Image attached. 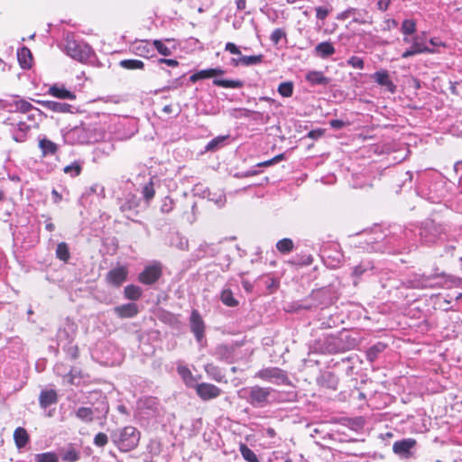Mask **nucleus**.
<instances>
[{
	"mask_svg": "<svg viewBox=\"0 0 462 462\" xmlns=\"http://www.w3.org/2000/svg\"><path fill=\"white\" fill-rule=\"evenodd\" d=\"M401 32L403 35H412L416 32V22L412 19H405L402 23Z\"/></svg>",
	"mask_w": 462,
	"mask_h": 462,
	"instance_id": "473e14b6",
	"label": "nucleus"
},
{
	"mask_svg": "<svg viewBox=\"0 0 462 462\" xmlns=\"http://www.w3.org/2000/svg\"><path fill=\"white\" fill-rule=\"evenodd\" d=\"M35 462H58V457L52 452L42 453L36 455Z\"/></svg>",
	"mask_w": 462,
	"mask_h": 462,
	"instance_id": "58836bf2",
	"label": "nucleus"
},
{
	"mask_svg": "<svg viewBox=\"0 0 462 462\" xmlns=\"http://www.w3.org/2000/svg\"><path fill=\"white\" fill-rule=\"evenodd\" d=\"M373 265L370 262L362 261L360 264L356 266L353 270V275L356 277H360L365 272L369 269H372Z\"/></svg>",
	"mask_w": 462,
	"mask_h": 462,
	"instance_id": "ea45409f",
	"label": "nucleus"
},
{
	"mask_svg": "<svg viewBox=\"0 0 462 462\" xmlns=\"http://www.w3.org/2000/svg\"><path fill=\"white\" fill-rule=\"evenodd\" d=\"M411 44V47L402 53V59H408L421 53L434 52L432 49L426 45L425 40L418 35L412 37V42Z\"/></svg>",
	"mask_w": 462,
	"mask_h": 462,
	"instance_id": "39448f33",
	"label": "nucleus"
},
{
	"mask_svg": "<svg viewBox=\"0 0 462 462\" xmlns=\"http://www.w3.org/2000/svg\"><path fill=\"white\" fill-rule=\"evenodd\" d=\"M196 393L203 401H208L220 396L222 390L214 384L201 383L196 385Z\"/></svg>",
	"mask_w": 462,
	"mask_h": 462,
	"instance_id": "6e6552de",
	"label": "nucleus"
},
{
	"mask_svg": "<svg viewBox=\"0 0 462 462\" xmlns=\"http://www.w3.org/2000/svg\"><path fill=\"white\" fill-rule=\"evenodd\" d=\"M154 194H155V190L153 188L152 181H150L143 186V195L147 201L151 200L154 197Z\"/></svg>",
	"mask_w": 462,
	"mask_h": 462,
	"instance_id": "c03bdc74",
	"label": "nucleus"
},
{
	"mask_svg": "<svg viewBox=\"0 0 462 462\" xmlns=\"http://www.w3.org/2000/svg\"><path fill=\"white\" fill-rule=\"evenodd\" d=\"M273 164V160L264 161L257 164L258 167H268Z\"/></svg>",
	"mask_w": 462,
	"mask_h": 462,
	"instance_id": "69168bd1",
	"label": "nucleus"
},
{
	"mask_svg": "<svg viewBox=\"0 0 462 462\" xmlns=\"http://www.w3.org/2000/svg\"><path fill=\"white\" fill-rule=\"evenodd\" d=\"M444 228L436 224L433 220H427L424 222L420 230V236L426 243H433L438 237L440 236Z\"/></svg>",
	"mask_w": 462,
	"mask_h": 462,
	"instance_id": "423d86ee",
	"label": "nucleus"
},
{
	"mask_svg": "<svg viewBox=\"0 0 462 462\" xmlns=\"http://www.w3.org/2000/svg\"><path fill=\"white\" fill-rule=\"evenodd\" d=\"M69 259V252L65 243H60V260L67 263Z\"/></svg>",
	"mask_w": 462,
	"mask_h": 462,
	"instance_id": "de8ad7c7",
	"label": "nucleus"
},
{
	"mask_svg": "<svg viewBox=\"0 0 462 462\" xmlns=\"http://www.w3.org/2000/svg\"><path fill=\"white\" fill-rule=\"evenodd\" d=\"M335 51L336 50L334 46L328 42H320L315 47L316 55L322 59H326L333 55Z\"/></svg>",
	"mask_w": 462,
	"mask_h": 462,
	"instance_id": "5701e85b",
	"label": "nucleus"
},
{
	"mask_svg": "<svg viewBox=\"0 0 462 462\" xmlns=\"http://www.w3.org/2000/svg\"><path fill=\"white\" fill-rule=\"evenodd\" d=\"M347 65L354 69H363L365 67L364 60L357 56H352L346 60Z\"/></svg>",
	"mask_w": 462,
	"mask_h": 462,
	"instance_id": "37998d69",
	"label": "nucleus"
},
{
	"mask_svg": "<svg viewBox=\"0 0 462 462\" xmlns=\"http://www.w3.org/2000/svg\"><path fill=\"white\" fill-rule=\"evenodd\" d=\"M254 377L277 384L286 383L289 380L286 372L279 367L261 369L255 374Z\"/></svg>",
	"mask_w": 462,
	"mask_h": 462,
	"instance_id": "20e7f679",
	"label": "nucleus"
},
{
	"mask_svg": "<svg viewBox=\"0 0 462 462\" xmlns=\"http://www.w3.org/2000/svg\"><path fill=\"white\" fill-rule=\"evenodd\" d=\"M45 229L49 232H52L55 229V225L53 223H46Z\"/></svg>",
	"mask_w": 462,
	"mask_h": 462,
	"instance_id": "774afa93",
	"label": "nucleus"
},
{
	"mask_svg": "<svg viewBox=\"0 0 462 462\" xmlns=\"http://www.w3.org/2000/svg\"><path fill=\"white\" fill-rule=\"evenodd\" d=\"M17 132L14 134V140L17 143H23L26 140L27 133L31 130V126L22 121L17 124Z\"/></svg>",
	"mask_w": 462,
	"mask_h": 462,
	"instance_id": "393cba45",
	"label": "nucleus"
},
{
	"mask_svg": "<svg viewBox=\"0 0 462 462\" xmlns=\"http://www.w3.org/2000/svg\"><path fill=\"white\" fill-rule=\"evenodd\" d=\"M15 107L17 110L26 113L32 109V106L31 103L21 99L15 102Z\"/></svg>",
	"mask_w": 462,
	"mask_h": 462,
	"instance_id": "8fccbe9b",
	"label": "nucleus"
},
{
	"mask_svg": "<svg viewBox=\"0 0 462 462\" xmlns=\"http://www.w3.org/2000/svg\"><path fill=\"white\" fill-rule=\"evenodd\" d=\"M71 107L70 105L60 103V112H71Z\"/></svg>",
	"mask_w": 462,
	"mask_h": 462,
	"instance_id": "0e129e2a",
	"label": "nucleus"
},
{
	"mask_svg": "<svg viewBox=\"0 0 462 462\" xmlns=\"http://www.w3.org/2000/svg\"><path fill=\"white\" fill-rule=\"evenodd\" d=\"M177 372L187 385H190L195 382L194 376L188 367L180 365L177 367Z\"/></svg>",
	"mask_w": 462,
	"mask_h": 462,
	"instance_id": "7c9ffc66",
	"label": "nucleus"
},
{
	"mask_svg": "<svg viewBox=\"0 0 462 462\" xmlns=\"http://www.w3.org/2000/svg\"><path fill=\"white\" fill-rule=\"evenodd\" d=\"M65 51L68 56L85 63L94 55L93 49L86 42L76 40L74 35H67Z\"/></svg>",
	"mask_w": 462,
	"mask_h": 462,
	"instance_id": "f03ea898",
	"label": "nucleus"
},
{
	"mask_svg": "<svg viewBox=\"0 0 462 462\" xmlns=\"http://www.w3.org/2000/svg\"><path fill=\"white\" fill-rule=\"evenodd\" d=\"M211 69L215 78L213 80V84L215 86L226 88H240L244 86V82L241 80L217 79V76L223 75L225 71L220 68H215Z\"/></svg>",
	"mask_w": 462,
	"mask_h": 462,
	"instance_id": "9d476101",
	"label": "nucleus"
},
{
	"mask_svg": "<svg viewBox=\"0 0 462 462\" xmlns=\"http://www.w3.org/2000/svg\"><path fill=\"white\" fill-rule=\"evenodd\" d=\"M136 51L141 56H146V54L148 53V49H147L146 45L140 44L139 46L136 47Z\"/></svg>",
	"mask_w": 462,
	"mask_h": 462,
	"instance_id": "bf43d9fd",
	"label": "nucleus"
},
{
	"mask_svg": "<svg viewBox=\"0 0 462 462\" xmlns=\"http://www.w3.org/2000/svg\"><path fill=\"white\" fill-rule=\"evenodd\" d=\"M386 347V345L383 343H377L371 346L366 352V357L370 362H374L379 353H382Z\"/></svg>",
	"mask_w": 462,
	"mask_h": 462,
	"instance_id": "bb28decb",
	"label": "nucleus"
},
{
	"mask_svg": "<svg viewBox=\"0 0 462 462\" xmlns=\"http://www.w3.org/2000/svg\"><path fill=\"white\" fill-rule=\"evenodd\" d=\"M140 436L141 434L136 428L126 426L113 431L111 439L120 451L128 452L138 446Z\"/></svg>",
	"mask_w": 462,
	"mask_h": 462,
	"instance_id": "f257e3e1",
	"label": "nucleus"
},
{
	"mask_svg": "<svg viewBox=\"0 0 462 462\" xmlns=\"http://www.w3.org/2000/svg\"><path fill=\"white\" fill-rule=\"evenodd\" d=\"M205 372L207 373L208 377L215 380L216 382L226 383V380H225V374H223L222 370L218 366H217L213 364H207L205 365Z\"/></svg>",
	"mask_w": 462,
	"mask_h": 462,
	"instance_id": "4be33fe9",
	"label": "nucleus"
},
{
	"mask_svg": "<svg viewBox=\"0 0 462 462\" xmlns=\"http://www.w3.org/2000/svg\"><path fill=\"white\" fill-rule=\"evenodd\" d=\"M17 60L19 65L24 69H29L33 63V57L29 48L23 46L17 51Z\"/></svg>",
	"mask_w": 462,
	"mask_h": 462,
	"instance_id": "4468645a",
	"label": "nucleus"
},
{
	"mask_svg": "<svg viewBox=\"0 0 462 462\" xmlns=\"http://www.w3.org/2000/svg\"><path fill=\"white\" fill-rule=\"evenodd\" d=\"M152 43L160 54L163 56H170L171 54V51L162 42V41L154 40Z\"/></svg>",
	"mask_w": 462,
	"mask_h": 462,
	"instance_id": "a19ab883",
	"label": "nucleus"
},
{
	"mask_svg": "<svg viewBox=\"0 0 462 462\" xmlns=\"http://www.w3.org/2000/svg\"><path fill=\"white\" fill-rule=\"evenodd\" d=\"M415 445L416 440L414 439H404L395 441L393 445V450L396 455L402 457H409L411 455V449Z\"/></svg>",
	"mask_w": 462,
	"mask_h": 462,
	"instance_id": "1a4fd4ad",
	"label": "nucleus"
},
{
	"mask_svg": "<svg viewBox=\"0 0 462 462\" xmlns=\"http://www.w3.org/2000/svg\"><path fill=\"white\" fill-rule=\"evenodd\" d=\"M61 98L74 99L75 95L64 88H60V99Z\"/></svg>",
	"mask_w": 462,
	"mask_h": 462,
	"instance_id": "6e6d98bb",
	"label": "nucleus"
},
{
	"mask_svg": "<svg viewBox=\"0 0 462 462\" xmlns=\"http://www.w3.org/2000/svg\"><path fill=\"white\" fill-rule=\"evenodd\" d=\"M242 457L248 462H259L254 452L250 449L245 444L241 443L239 447Z\"/></svg>",
	"mask_w": 462,
	"mask_h": 462,
	"instance_id": "c756f323",
	"label": "nucleus"
},
{
	"mask_svg": "<svg viewBox=\"0 0 462 462\" xmlns=\"http://www.w3.org/2000/svg\"><path fill=\"white\" fill-rule=\"evenodd\" d=\"M225 50L229 51L232 54H236V55L241 54L238 47L233 42H227L226 44Z\"/></svg>",
	"mask_w": 462,
	"mask_h": 462,
	"instance_id": "5fc2aeb1",
	"label": "nucleus"
},
{
	"mask_svg": "<svg viewBox=\"0 0 462 462\" xmlns=\"http://www.w3.org/2000/svg\"><path fill=\"white\" fill-rule=\"evenodd\" d=\"M329 125L334 129H341L346 125V123L342 120L334 119L329 122Z\"/></svg>",
	"mask_w": 462,
	"mask_h": 462,
	"instance_id": "4d7b16f0",
	"label": "nucleus"
},
{
	"mask_svg": "<svg viewBox=\"0 0 462 462\" xmlns=\"http://www.w3.org/2000/svg\"><path fill=\"white\" fill-rule=\"evenodd\" d=\"M114 312L122 319L133 318L138 313V307L134 303H127L114 308Z\"/></svg>",
	"mask_w": 462,
	"mask_h": 462,
	"instance_id": "dca6fc26",
	"label": "nucleus"
},
{
	"mask_svg": "<svg viewBox=\"0 0 462 462\" xmlns=\"http://www.w3.org/2000/svg\"><path fill=\"white\" fill-rule=\"evenodd\" d=\"M36 103L41 105L46 110H49L51 112L58 111V103L55 101H51V100H47V99H39V100H36Z\"/></svg>",
	"mask_w": 462,
	"mask_h": 462,
	"instance_id": "79ce46f5",
	"label": "nucleus"
},
{
	"mask_svg": "<svg viewBox=\"0 0 462 462\" xmlns=\"http://www.w3.org/2000/svg\"><path fill=\"white\" fill-rule=\"evenodd\" d=\"M107 442L108 438L105 433L99 432L95 436L94 444L97 447H104L107 444Z\"/></svg>",
	"mask_w": 462,
	"mask_h": 462,
	"instance_id": "09e8293b",
	"label": "nucleus"
},
{
	"mask_svg": "<svg viewBox=\"0 0 462 462\" xmlns=\"http://www.w3.org/2000/svg\"><path fill=\"white\" fill-rule=\"evenodd\" d=\"M216 354L220 360L229 362L232 357V348L227 346H218L216 348Z\"/></svg>",
	"mask_w": 462,
	"mask_h": 462,
	"instance_id": "72a5a7b5",
	"label": "nucleus"
},
{
	"mask_svg": "<svg viewBox=\"0 0 462 462\" xmlns=\"http://www.w3.org/2000/svg\"><path fill=\"white\" fill-rule=\"evenodd\" d=\"M161 274L162 269L160 265H151L139 274V281L144 284H152L160 278Z\"/></svg>",
	"mask_w": 462,
	"mask_h": 462,
	"instance_id": "9b49d317",
	"label": "nucleus"
},
{
	"mask_svg": "<svg viewBox=\"0 0 462 462\" xmlns=\"http://www.w3.org/2000/svg\"><path fill=\"white\" fill-rule=\"evenodd\" d=\"M273 391L270 387L254 385L241 389L238 392V396L245 399L254 407H263L268 403V399Z\"/></svg>",
	"mask_w": 462,
	"mask_h": 462,
	"instance_id": "7ed1b4c3",
	"label": "nucleus"
},
{
	"mask_svg": "<svg viewBox=\"0 0 462 462\" xmlns=\"http://www.w3.org/2000/svg\"><path fill=\"white\" fill-rule=\"evenodd\" d=\"M39 148L41 149L43 156H48L54 155L57 152L58 146L54 142L43 137L39 140Z\"/></svg>",
	"mask_w": 462,
	"mask_h": 462,
	"instance_id": "412c9836",
	"label": "nucleus"
},
{
	"mask_svg": "<svg viewBox=\"0 0 462 462\" xmlns=\"http://www.w3.org/2000/svg\"><path fill=\"white\" fill-rule=\"evenodd\" d=\"M372 78L378 85L385 87L391 93H394L396 87L390 79L387 70L376 71L372 75Z\"/></svg>",
	"mask_w": 462,
	"mask_h": 462,
	"instance_id": "ddd939ff",
	"label": "nucleus"
},
{
	"mask_svg": "<svg viewBox=\"0 0 462 462\" xmlns=\"http://www.w3.org/2000/svg\"><path fill=\"white\" fill-rule=\"evenodd\" d=\"M204 197L218 208H223L226 202V194L222 189H207L204 191Z\"/></svg>",
	"mask_w": 462,
	"mask_h": 462,
	"instance_id": "2eb2a0df",
	"label": "nucleus"
},
{
	"mask_svg": "<svg viewBox=\"0 0 462 462\" xmlns=\"http://www.w3.org/2000/svg\"><path fill=\"white\" fill-rule=\"evenodd\" d=\"M14 440L18 448H23L30 441V436L24 428L18 427L14 431Z\"/></svg>",
	"mask_w": 462,
	"mask_h": 462,
	"instance_id": "6ab92c4d",
	"label": "nucleus"
},
{
	"mask_svg": "<svg viewBox=\"0 0 462 462\" xmlns=\"http://www.w3.org/2000/svg\"><path fill=\"white\" fill-rule=\"evenodd\" d=\"M158 61L160 63H164V64H167L168 66H171V67H177L179 65V62L176 60H172V59H159Z\"/></svg>",
	"mask_w": 462,
	"mask_h": 462,
	"instance_id": "13d9d810",
	"label": "nucleus"
},
{
	"mask_svg": "<svg viewBox=\"0 0 462 462\" xmlns=\"http://www.w3.org/2000/svg\"><path fill=\"white\" fill-rule=\"evenodd\" d=\"M76 416L84 422H91L94 418V411L89 407H80L76 411Z\"/></svg>",
	"mask_w": 462,
	"mask_h": 462,
	"instance_id": "a878e982",
	"label": "nucleus"
},
{
	"mask_svg": "<svg viewBox=\"0 0 462 462\" xmlns=\"http://www.w3.org/2000/svg\"><path fill=\"white\" fill-rule=\"evenodd\" d=\"M236 6L238 10H244L245 8V0H236Z\"/></svg>",
	"mask_w": 462,
	"mask_h": 462,
	"instance_id": "338daca9",
	"label": "nucleus"
},
{
	"mask_svg": "<svg viewBox=\"0 0 462 462\" xmlns=\"http://www.w3.org/2000/svg\"><path fill=\"white\" fill-rule=\"evenodd\" d=\"M48 93L55 97H58V85L54 84L53 86H51L49 88Z\"/></svg>",
	"mask_w": 462,
	"mask_h": 462,
	"instance_id": "e2e57ef3",
	"label": "nucleus"
},
{
	"mask_svg": "<svg viewBox=\"0 0 462 462\" xmlns=\"http://www.w3.org/2000/svg\"><path fill=\"white\" fill-rule=\"evenodd\" d=\"M82 167L79 162H74L69 165L64 167L63 171L69 174L71 177H76L80 174Z\"/></svg>",
	"mask_w": 462,
	"mask_h": 462,
	"instance_id": "e433bc0d",
	"label": "nucleus"
},
{
	"mask_svg": "<svg viewBox=\"0 0 462 462\" xmlns=\"http://www.w3.org/2000/svg\"><path fill=\"white\" fill-rule=\"evenodd\" d=\"M58 398L57 393L55 390H43L41 392L39 396L40 405L42 408H47L51 404L56 402Z\"/></svg>",
	"mask_w": 462,
	"mask_h": 462,
	"instance_id": "aec40b11",
	"label": "nucleus"
},
{
	"mask_svg": "<svg viewBox=\"0 0 462 462\" xmlns=\"http://www.w3.org/2000/svg\"><path fill=\"white\" fill-rule=\"evenodd\" d=\"M278 92L284 97H290L293 93V84L291 81L282 82L278 87Z\"/></svg>",
	"mask_w": 462,
	"mask_h": 462,
	"instance_id": "c9c22d12",
	"label": "nucleus"
},
{
	"mask_svg": "<svg viewBox=\"0 0 462 462\" xmlns=\"http://www.w3.org/2000/svg\"><path fill=\"white\" fill-rule=\"evenodd\" d=\"M221 301L228 307H236L238 301L234 298L233 292L229 289H224L220 295Z\"/></svg>",
	"mask_w": 462,
	"mask_h": 462,
	"instance_id": "c85d7f7f",
	"label": "nucleus"
},
{
	"mask_svg": "<svg viewBox=\"0 0 462 462\" xmlns=\"http://www.w3.org/2000/svg\"><path fill=\"white\" fill-rule=\"evenodd\" d=\"M174 202L170 197H165L161 206L162 213H170L173 209Z\"/></svg>",
	"mask_w": 462,
	"mask_h": 462,
	"instance_id": "a18cd8bd",
	"label": "nucleus"
},
{
	"mask_svg": "<svg viewBox=\"0 0 462 462\" xmlns=\"http://www.w3.org/2000/svg\"><path fill=\"white\" fill-rule=\"evenodd\" d=\"M127 277V269L124 266H119L112 269L107 273L106 280L114 286H120Z\"/></svg>",
	"mask_w": 462,
	"mask_h": 462,
	"instance_id": "f8f14e48",
	"label": "nucleus"
},
{
	"mask_svg": "<svg viewBox=\"0 0 462 462\" xmlns=\"http://www.w3.org/2000/svg\"><path fill=\"white\" fill-rule=\"evenodd\" d=\"M60 457L65 462H75L80 457V451L73 445L69 444L60 452Z\"/></svg>",
	"mask_w": 462,
	"mask_h": 462,
	"instance_id": "f3484780",
	"label": "nucleus"
},
{
	"mask_svg": "<svg viewBox=\"0 0 462 462\" xmlns=\"http://www.w3.org/2000/svg\"><path fill=\"white\" fill-rule=\"evenodd\" d=\"M276 248L282 254L290 253L293 249V242L290 238H283L277 242Z\"/></svg>",
	"mask_w": 462,
	"mask_h": 462,
	"instance_id": "f704fd0d",
	"label": "nucleus"
},
{
	"mask_svg": "<svg viewBox=\"0 0 462 462\" xmlns=\"http://www.w3.org/2000/svg\"><path fill=\"white\" fill-rule=\"evenodd\" d=\"M125 296L128 300H136L142 295V289L135 285H127L125 288Z\"/></svg>",
	"mask_w": 462,
	"mask_h": 462,
	"instance_id": "cd10ccee",
	"label": "nucleus"
},
{
	"mask_svg": "<svg viewBox=\"0 0 462 462\" xmlns=\"http://www.w3.org/2000/svg\"><path fill=\"white\" fill-rule=\"evenodd\" d=\"M119 64L125 69H142L144 67L143 62L139 60H123Z\"/></svg>",
	"mask_w": 462,
	"mask_h": 462,
	"instance_id": "2f4dec72",
	"label": "nucleus"
},
{
	"mask_svg": "<svg viewBox=\"0 0 462 462\" xmlns=\"http://www.w3.org/2000/svg\"><path fill=\"white\" fill-rule=\"evenodd\" d=\"M283 37H285V32L282 29H275L272 32L270 39L273 43L277 44Z\"/></svg>",
	"mask_w": 462,
	"mask_h": 462,
	"instance_id": "3c124183",
	"label": "nucleus"
},
{
	"mask_svg": "<svg viewBox=\"0 0 462 462\" xmlns=\"http://www.w3.org/2000/svg\"><path fill=\"white\" fill-rule=\"evenodd\" d=\"M306 80L312 86H326L329 83V79L325 77L321 71L311 70L306 74Z\"/></svg>",
	"mask_w": 462,
	"mask_h": 462,
	"instance_id": "a211bd4d",
	"label": "nucleus"
},
{
	"mask_svg": "<svg viewBox=\"0 0 462 462\" xmlns=\"http://www.w3.org/2000/svg\"><path fill=\"white\" fill-rule=\"evenodd\" d=\"M190 330L194 334L197 341L200 343L204 337L205 323L201 315L197 310H193L189 318Z\"/></svg>",
	"mask_w": 462,
	"mask_h": 462,
	"instance_id": "0eeeda50",
	"label": "nucleus"
},
{
	"mask_svg": "<svg viewBox=\"0 0 462 462\" xmlns=\"http://www.w3.org/2000/svg\"><path fill=\"white\" fill-rule=\"evenodd\" d=\"M356 13V9L350 8L341 14V17L346 19Z\"/></svg>",
	"mask_w": 462,
	"mask_h": 462,
	"instance_id": "052dcab7",
	"label": "nucleus"
},
{
	"mask_svg": "<svg viewBox=\"0 0 462 462\" xmlns=\"http://www.w3.org/2000/svg\"><path fill=\"white\" fill-rule=\"evenodd\" d=\"M214 78L211 69H201L190 76V81L196 82L200 79Z\"/></svg>",
	"mask_w": 462,
	"mask_h": 462,
	"instance_id": "4c0bfd02",
	"label": "nucleus"
},
{
	"mask_svg": "<svg viewBox=\"0 0 462 462\" xmlns=\"http://www.w3.org/2000/svg\"><path fill=\"white\" fill-rule=\"evenodd\" d=\"M137 207H138V202L135 201V199H134V200H129V201L124 202L120 206V208L123 212H126V211H131L132 209H134Z\"/></svg>",
	"mask_w": 462,
	"mask_h": 462,
	"instance_id": "603ef678",
	"label": "nucleus"
},
{
	"mask_svg": "<svg viewBox=\"0 0 462 462\" xmlns=\"http://www.w3.org/2000/svg\"><path fill=\"white\" fill-rule=\"evenodd\" d=\"M82 132V128L75 127L69 134H65V139H67L69 135H76Z\"/></svg>",
	"mask_w": 462,
	"mask_h": 462,
	"instance_id": "680f3d73",
	"label": "nucleus"
},
{
	"mask_svg": "<svg viewBox=\"0 0 462 462\" xmlns=\"http://www.w3.org/2000/svg\"><path fill=\"white\" fill-rule=\"evenodd\" d=\"M263 56L260 55H253V56H242L238 60L233 59L232 62L236 66L241 64L244 66H252L256 65L262 62Z\"/></svg>",
	"mask_w": 462,
	"mask_h": 462,
	"instance_id": "b1692460",
	"label": "nucleus"
},
{
	"mask_svg": "<svg viewBox=\"0 0 462 462\" xmlns=\"http://www.w3.org/2000/svg\"><path fill=\"white\" fill-rule=\"evenodd\" d=\"M328 14V10L322 7V6H319L316 8V16L318 19L319 20H324Z\"/></svg>",
	"mask_w": 462,
	"mask_h": 462,
	"instance_id": "864d4df0",
	"label": "nucleus"
},
{
	"mask_svg": "<svg viewBox=\"0 0 462 462\" xmlns=\"http://www.w3.org/2000/svg\"><path fill=\"white\" fill-rule=\"evenodd\" d=\"M226 138H227V136H217V137L214 138L208 143V145L206 147L207 150L213 151V150L217 149Z\"/></svg>",
	"mask_w": 462,
	"mask_h": 462,
	"instance_id": "49530a36",
	"label": "nucleus"
}]
</instances>
